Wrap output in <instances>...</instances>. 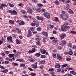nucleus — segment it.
Returning a JSON list of instances; mask_svg holds the SVG:
<instances>
[{
    "label": "nucleus",
    "instance_id": "f257e3e1",
    "mask_svg": "<svg viewBox=\"0 0 76 76\" xmlns=\"http://www.w3.org/2000/svg\"><path fill=\"white\" fill-rule=\"evenodd\" d=\"M61 28L62 31L66 32V31L67 30H66V29H67V28L69 29V28H70V27L69 26H64V25H63L61 26Z\"/></svg>",
    "mask_w": 76,
    "mask_h": 76
},
{
    "label": "nucleus",
    "instance_id": "f03ea898",
    "mask_svg": "<svg viewBox=\"0 0 76 76\" xmlns=\"http://www.w3.org/2000/svg\"><path fill=\"white\" fill-rule=\"evenodd\" d=\"M61 17L62 18V19H64V20H67V19L68 18L67 15V14H64V15H63L62 16H61Z\"/></svg>",
    "mask_w": 76,
    "mask_h": 76
},
{
    "label": "nucleus",
    "instance_id": "7ed1b4c3",
    "mask_svg": "<svg viewBox=\"0 0 76 76\" xmlns=\"http://www.w3.org/2000/svg\"><path fill=\"white\" fill-rule=\"evenodd\" d=\"M9 12L10 13L12 14V15H16L17 13V12L15 10L12 11L10 10L9 11Z\"/></svg>",
    "mask_w": 76,
    "mask_h": 76
},
{
    "label": "nucleus",
    "instance_id": "20e7f679",
    "mask_svg": "<svg viewBox=\"0 0 76 76\" xmlns=\"http://www.w3.org/2000/svg\"><path fill=\"white\" fill-rule=\"evenodd\" d=\"M7 5L4 4H1V6H0V9L1 10H3V7H6Z\"/></svg>",
    "mask_w": 76,
    "mask_h": 76
},
{
    "label": "nucleus",
    "instance_id": "39448f33",
    "mask_svg": "<svg viewBox=\"0 0 76 76\" xmlns=\"http://www.w3.org/2000/svg\"><path fill=\"white\" fill-rule=\"evenodd\" d=\"M7 39L8 41H10L11 42H12V41L13 40V39L11 36L8 37L7 38Z\"/></svg>",
    "mask_w": 76,
    "mask_h": 76
},
{
    "label": "nucleus",
    "instance_id": "423d86ee",
    "mask_svg": "<svg viewBox=\"0 0 76 76\" xmlns=\"http://www.w3.org/2000/svg\"><path fill=\"white\" fill-rule=\"evenodd\" d=\"M32 50H29L28 52V53L29 54H31V53H34L35 51V48H32Z\"/></svg>",
    "mask_w": 76,
    "mask_h": 76
},
{
    "label": "nucleus",
    "instance_id": "0eeeda50",
    "mask_svg": "<svg viewBox=\"0 0 76 76\" xmlns=\"http://www.w3.org/2000/svg\"><path fill=\"white\" fill-rule=\"evenodd\" d=\"M40 51L41 52V53H42V54H45L46 53V50H45L41 49L40 50Z\"/></svg>",
    "mask_w": 76,
    "mask_h": 76
},
{
    "label": "nucleus",
    "instance_id": "6e6552de",
    "mask_svg": "<svg viewBox=\"0 0 76 76\" xmlns=\"http://www.w3.org/2000/svg\"><path fill=\"white\" fill-rule=\"evenodd\" d=\"M37 20H42V21L44 20L43 18H41V17L39 16H37Z\"/></svg>",
    "mask_w": 76,
    "mask_h": 76
},
{
    "label": "nucleus",
    "instance_id": "1a4fd4ad",
    "mask_svg": "<svg viewBox=\"0 0 76 76\" xmlns=\"http://www.w3.org/2000/svg\"><path fill=\"white\" fill-rule=\"evenodd\" d=\"M68 12L69 14H74L73 11L71 10V9H69L68 11Z\"/></svg>",
    "mask_w": 76,
    "mask_h": 76
},
{
    "label": "nucleus",
    "instance_id": "9d476101",
    "mask_svg": "<svg viewBox=\"0 0 76 76\" xmlns=\"http://www.w3.org/2000/svg\"><path fill=\"white\" fill-rule=\"evenodd\" d=\"M32 32H31V30H29L28 32V34L27 35V37H29L31 36Z\"/></svg>",
    "mask_w": 76,
    "mask_h": 76
},
{
    "label": "nucleus",
    "instance_id": "9b49d317",
    "mask_svg": "<svg viewBox=\"0 0 76 76\" xmlns=\"http://www.w3.org/2000/svg\"><path fill=\"white\" fill-rule=\"evenodd\" d=\"M56 57L59 60H61V59H62V57L59 55H57Z\"/></svg>",
    "mask_w": 76,
    "mask_h": 76
},
{
    "label": "nucleus",
    "instance_id": "f8f14e48",
    "mask_svg": "<svg viewBox=\"0 0 76 76\" xmlns=\"http://www.w3.org/2000/svg\"><path fill=\"white\" fill-rule=\"evenodd\" d=\"M17 61H20L21 63H23V59H17L16 60Z\"/></svg>",
    "mask_w": 76,
    "mask_h": 76
},
{
    "label": "nucleus",
    "instance_id": "ddd939ff",
    "mask_svg": "<svg viewBox=\"0 0 76 76\" xmlns=\"http://www.w3.org/2000/svg\"><path fill=\"white\" fill-rule=\"evenodd\" d=\"M27 12L31 15L32 13V10L31 9L28 10Z\"/></svg>",
    "mask_w": 76,
    "mask_h": 76
},
{
    "label": "nucleus",
    "instance_id": "4468645a",
    "mask_svg": "<svg viewBox=\"0 0 76 76\" xmlns=\"http://www.w3.org/2000/svg\"><path fill=\"white\" fill-rule=\"evenodd\" d=\"M66 37V35L65 34H63L61 36V39H62L64 38V37Z\"/></svg>",
    "mask_w": 76,
    "mask_h": 76
},
{
    "label": "nucleus",
    "instance_id": "2eb2a0df",
    "mask_svg": "<svg viewBox=\"0 0 76 76\" xmlns=\"http://www.w3.org/2000/svg\"><path fill=\"white\" fill-rule=\"evenodd\" d=\"M62 44L64 45H66V42L65 40H63L62 41Z\"/></svg>",
    "mask_w": 76,
    "mask_h": 76
},
{
    "label": "nucleus",
    "instance_id": "dca6fc26",
    "mask_svg": "<svg viewBox=\"0 0 76 76\" xmlns=\"http://www.w3.org/2000/svg\"><path fill=\"white\" fill-rule=\"evenodd\" d=\"M67 46H68V47H70V48L72 47V43H69L67 45Z\"/></svg>",
    "mask_w": 76,
    "mask_h": 76
},
{
    "label": "nucleus",
    "instance_id": "f3484780",
    "mask_svg": "<svg viewBox=\"0 0 76 76\" xmlns=\"http://www.w3.org/2000/svg\"><path fill=\"white\" fill-rule=\"evenodd\" d=\"M54 3L56 4V5H58L59 4V2L58 1H54Z\"/></svg>",
    "mask_w": 76,
    "mask_h": 76
},
{
    "label": "nucleus",
    "instance_id": "a211bd4d",
    "mask_svg": "<svg viewBox=\"0 0 76 76\" xmlns=\"http://www.w3.org/2000/svg\"><path fill=\"white\" fill-rule=\"evenodd\" d=\"M14 56V54H10L9 55V56L10 58H12V57H13Z\"/></svg>",
    "mask_w": 76,
    "mask_h": 76
},
{
    "label": "nucleus",
    "instance_id": "6ab92c4d",
    "mask_svg": "<svg viewBox=\"0 0 76 76\" xmlns=\"http://www.w3.org/2000/svg\"><path fill=\"white\" fill-rule=\"evenodd\" d=\"M70 73H71L74 75H76V72L73 71H71L70 72Z\"/></svg>",
    "mask_w": 76,
    "mask_h": 76
},
{
    "label": "nucleus",
    "instance_id": "aec40b11",
    "mask_svg": "<svg viewBox=\"0 0 76 76\" xmlns=\"http://www.w3.org/2000/svg\"><path fill=\"white\" fill-rule=\"evenodd\" d=\"M6 59L7 60H8L10 61H13V60L11 58H6Z\"/></svg>",
    "mask_w": 76,
    "mask_h": 76
},
{
    "label": "nucleus",
    "instance_id": "412c9836",
    "mask_svg": "<svg viewBox=\"0 0 76 76\" xmlns=\"http://www.w3.org/2000/svg\"><path fill=\"white\" fill-rule=\"evenodd\" d=\"M37 5L39 7H42L43 6V5L41 4H37Z\"/></svg>",
    "mask_w": 76,
    "mask_h": 76
},
{
    "label": "nucleus",
    "instance_id": "4be33fe9",
    "mask_svg": "<svg viewBox=\"0 0 76 76\" xmlns=\"http://www.w3.org/2000/svg\"><path fill=\"white\" fill-rule=\"evenodd\" d=\"M35 56L36 57H39L41 56V54L39 53H37L36 54Z\"/></svg>",
    "mask_w": 76,
    "mask_h": 76
},
{
    "label": "nucleus",
    "instance_id": "5701e85b",
    "mask_svg": "<svg viewBox=\"0 0 76 76\" xmlns=\"http://www.w3.org/2000/svg\"><path fill=\"white\" fill-rule=\"evenodd\" d=\"M42 34L45 36H47V35H48V34H47V33L46 32H43L42 33Z\"/></svg>",
    "mask_w": 76,
    "mask_h": 76
},
{
    "label": "nucleus",
    "instance_id": "b1692460",
    "mask_svg": "<svg viewBox=\"0 0 76 76\" xmlns=\"http://www.w3.org/2000/svg\"><path fill=\"white\" fill-rule=\"evenodd\" d=\"M16 42L17 43V44H20V41H19V40L18 39H17L16 40Z\"/></svg>",
    "mask_w": 76,
    "mask_h": 76
},
{
    "label": "nucleus",
    "instance_id": "393cba45",
    "mask_svg": "<svg viewBox=\"0 0 76 76\" xmlns=\"http://www.w3.org/2000/svg\"><path fill=\"white\" fill-rule=\"evenodd\" d=\"M9 22L10 23H11V24H14L15 23L14 21L11 20H9Z\"/></svg>",
    "mask_w": 76,
    "mask_h": 76
},
{
    "label": "nucleus",
    "instance_id": "a878e982",
    "mask_svg": "<svg viewBox=\"0 0 76 76\" xmlns=\"http://www.w3.org/2000/svg\"><path fill=\"white\" fill-rule=\"evenodd\" d=\"M9 5L11 7H14V5L12 4H11V3H9Z\"/></svg>",
    "mask_w": 76,
    "mask_h": 76
},
{
    "label": "nucleus",
    "instance_id": "bb28decb",
    "mask_svg": "<svg viewBox=\"0 0 76 76\" xmlns=\"http://www.w3.org/2000/svg\"><path fill=\"white\" fill-rule=\"evenodd\" d=\"M16 30L17 31H18V33H20L21 32V31H20V30H19V28H16Z\"/></svg>",
    "mask_w": 76,
    "mask_h": 76
},
{
    "label": "nucleus",
    "instance_id": "cd10ccee",
    "mask_svg": "<svg viewBox=\"0 0 76 76\" xmlns=\"http://www.w3.org/2000/svg\"><path fill=\"white\" fill-rule=\"evenodd\" d=\"M34 64L36 65H32V67H37V62H36Z\"/></svg>",
    "mask_w": 76,
    "mask_h": 76
},
{
    "label": "nucleus",
    "instance_id": "c85d7f7f",
    "mask_svg": "<svg viewBox=\"0 0 76 76\" xmlns=\"http://www.w3.org/2000/svg\"><path fill=\"white\" fill-rule=\"evenodd\" d=\"M68 54L69 55H72V54H73V52L72 51H69L68 52Z\"/></svg>",
    "mask_w": 76,
    "mask_h": 76
},
{
    "label": "nucleus",
    "instance_id": "c756f323",
    "mask_svg": "<svg viewBox=\"0 0 76 76\" xmlns=\"http://www.w3.org/2000/svg\"><path fill=\"white\" fill-rule=\"evenodd\" d=\"M31 25L33 26H35L36 25V24L35 23H31Z\"/></svg>",
    "mask_w": 76,
    "mask_h": 76
},
{
    "label": "nucleus",
    "instance_id": "7c9ffc66",
    "mask_svg": "<svg viewBox=\"0 0 76 76\" xmlns=\"http://www.w3.org/2000/svg\"><path fill=\"white\" fill-rule=\"evenodd\" d=\"M60 65L56 63L55 65V67H60Z\"/></svg>",
    "mask_w": 76,
    "mask_h": 76
},
{
    "label": "nucleus",
    "instance_id": "2f4dec72",
    "mask_svg": "<svg viewBox=\"0 0 76 76\" xmlns=\"http://www.w3.org/2000/svg\"><path fill=\"white\" fill-rule=\"evenodd\" d=\"M29 61L31 62H34L35 61V60L32 58L30 59Z\"/></svg>",
    "mask_w": 76,
    "mask_h": 76
},
{
    "label": "nucleus",
    "instance_id": "473e14b6",
    "mask_svg": "<svg viewBox=\"0 0 76 76\" xmlns=\"http://www.w3.org/2000/svg\"><path fill=\"white\" fill-rule=\"evenodd\" d=\"M49 26L50 28H51L52 29H53L54 28V25H49Z\"/></svg>",
    "mask_w": 76,
    "mask_h": 76
},
{
    "label": "nucleus",
    "instance_id": "72a5a7b5",
    "mask_svg": "<svg viewBox=\"0 0 76 76\" xmlns=\"http://www.w3.org/2000/svg\"><path fill=\"white\" fill-rule=\"evenodd\" d=\"M41 58H46V56L45 55H42L41 56Z\"/></svg>",
    "mask_w": 76,
    "mask_h": 76
},
{
    "label": "nucleus",
    "instance_id": "f704fd0d",
    "mask_svg": "<svg viewBox=\"0 0 76 76\" xmlns=\"http://www.w3.org/2000/svg\"><path fill=\"white\" fill-rule=\"evenodd\" d=\"M48 13H47V12H45L44 14V15L45 17H46L48 15Z\"/></svg>",
    "mask_w": 76,
    "mask_h": 76
},
{
    "label": "nucleus",
    "instance_id": "c9c22d12",
    "mask_svg": "<svg viewBox=\"0 0 76 76\" xmlns=\"http://www.w3.org/2000/svg\"><path fill=\"white\" fill-rule=\"evenodd\" d=\"M70 33L73 34H76V32L74 31H72L70 32Z\"/></svg>",
    "mask_w": 76,
    "mask_h": 76
},
{
    "label": "nucleus",
    "instance_id": "e433bc0d",
    "mask_svg": "<svg viewBox=\"0 0 76 76\" xmlns=\"http://www.w3.org/2000/svg\"><path fill=\"white\" fill-rule=\"evenodd\" d=\"M46 18H47V19H49V18H50V14H48V15L46 16Z\"/></svg>",
    "mask_w": 76,
    "mask_h": 76
},
{
    "label": "nucleus",
    "instance_id": "4c0bfd02",
    "mask_svg": "<svg viewBox=\"0 0 76 76\" xmlns=\"http://www.w3.org/2000/svg\"><path fill=\"white\" fill-rule=\"evenodd\" d=\"M45 63V61H41V64H44Z\"/></svg>",
    "mask_w": 76,
    "mask_h": 76
},
{
    "label": "nucleus",
    "instance_id": "58836bf2",
    "mask_svg": "<svg viewBox=\"0 0 76 76\" xmlns=\"http://www.w3.org/2000/svg\"><path fill=\"white\" fill-rule=\"evenodd\" d=\"M5 63L6 64H8L9 63V61H5Z\"/></svg>",
    "mask_w": 76,
    "mask_h": 76
},
{
    "label": "nucleus",
    "instance_id": "ea45409f",
    "mask_svg": "<svg viewBox=\"0 0 76 76\" xmlns=\"http://www.w3.org/2000/svg\"><path fill=\"white\" fill-rule=\"evenodd\" d=\"M35 39L37 40V41H41V39L39 38H36Z\"/></svg>",
    "mask_w": 76,
    "mask_h": 76
},
{
    "label": "nucleus",
    "instance_id": "a19ab883",
    "mask_svg": "<svg viewBox=\"0 0 76 76\" xmlns=\"http://www.w3.org/2000/svg\"><path fill=\"white\" fill-rule=\"evenodd\" d=\"M37 30L38 31H41V28L39 27L37 28Z\"/></svg>",
    "mask_w": 76,
    "mask_h": 76
},
{
    "label": "nucleus",
    "instance_id": "79ce46f5",
    "mask_svg": "<svg viewBox=\"0 0 76 76\" xmlns=\"http://www.w3.org/2000/svg\"><path fill=\"white\" fill-rule=\"evenodd\" d=\"M41 10H42L41 9H40V8H37L36 10L37 11V12H40V11H41Z\"/></svg>",
    "mask_w": 76,
    "mask_h": 76
},
{
    "label": "nucleus",
    "instance_id": "37998d69",
    "mask_svg": "<svg viewBox=\"0 0 76 76\" xmlns=\"http://www.w3.org/2000/svg\"><path fill=\"white\" fill-rule=\"evenodd\" d=\"M53 42H55V43H57V40L56 39H54L53 41Z\"/></svg>",
    "mask_w": 76,
    "mask_h": 76
},
{
    "label": "nucleus",
    "instance_id": "c03bdc74",
    "mask_svg": "<svg viewBox=\"0 0 76 76\" xmlns=\"http://www.w3.org/2000/svg\"><path fill=\"white\" fill-rule=\"evenodd\" d=\"M65 2L66 3H69L70 2V0H66Z\"/></svg>",
    "mask_w": 76,
    "mask_h": 76
},
{
    "label": "nucleus",
    "instance_id": "a18cd8bd",
    "mask_svg": "<svg viewBox=\"0 0 76 76\" xmlns=\"http://www.w3.org/2000/svg\"><path fill=\"white\" fill-rule=\"evenodd\" d=\"M64 25H65V26H67L69 25V23H66L65 22L64 24Z\"/></svg>",
    "mask_w": 76,
    "mask_h": 76
},
{
    "label": "nucleus",
    "instance_id": "49530a36",
    "mask_svg": "<svg viewBox=\"0 0 76 76\" xmlns=\"http://www.w3.org/2000/svg\"><path fill=\"white\" fill-rule=\"evenodd\" d=\"M66 60L68 61H70V60H71V58H66Z\"/></svg>",
    "mask_w": 76,
    "mask_h": 76
},
{
    "label": "nucleus",
    "instance_id": "de8ad7c7",
    "mask_svg": "<svg viewBox=\"0 0 76 76\" xmlns=\"http://www.w3.org/2000/svg\"><path fill=\"white\" fill-rule=\"evenodd\" d=\"M3 72H4V73H6V72H8V70L6 69H4V71H2Z\"/></svg>",
    "mask_w": 76,
    "mask_h": 76
},
{
    "label": "nucleus",
    "instance_id": "09e8293b",
    "mask_svg": "<svg viewBox=\"0 0 76 76\" xmlns=\"http://www.w3.org/2000/svg\"><path fill=\"white\" fill-rule=\"evenodd\" d=\"M20 66L22 67H24V66H25V65L24 64H20Z\"/></svg>",
    "mask_w": 76,
    "mask_h": 76
},
{
    "label": "nucleus",
    "instance_id": "8fccbe9b",
    "mask_svg": "<svg viewBox=\"0 0 76 76\" xmlns=\"http://www.w3.org/2000/svg\"><path fill=\"white\" fill-rule=\"evenodd\" d=\"M4 52L6 53V54H9L10 52L9 51H5Z\"/></svg>",
    "mask_w": 76,
    "mask_h": 76
},
{
    "label": "nucleus",
    "instance_id": "3c124183",
    "mask_svg": "<svg viewBox=\"0 0 76 76\" xmlns=\"http://www.w3.org/2000/svg\"><path fill=\"white\" fill-rule=\"evenodd\" d=\"M55 21H58V18L57 17L55 18Z\"/></svg>",
    "mask_w": 76,
    "mask_h": 76
},
{
    "label": "nucleus",
    "instance_id": "603ef678",
    "mask_svg": "<svg viewBox=\"0 0 76 76\" xmlns=\"http://www.w3.org/2000/svg\"><path fill=\"white\" fill-rule=\"evenodd\" d=\"M67 66H68V65L67 64H64L62 65V67H66Z\"/></svg>",
    "mask_w": 76,
    "mask_h": 76
},
{
    "label": "nucleus",
    "instance_id": "864d4df0",
    "mask_svg": "<svg viewBox=\"0 0 76 76\" xmlns=\"http://www.w3.org/2000/svg\"><path fill=\"white\" fill-rule=\"evenodd\" d=\"M72 48L73 50H75V49H76V46L75 45H74L72 47Z\"/></svg>",
    "mask_w": 76,
    "mask_h": 76
},
{
    "label": "nucleus",
    "instance_id": "5fc2aeb1",
    "mask_svg": "<svg viewBox=\"0 0 76 76\" xmlns=\"http://www.w3.org/2000/svg\"><path fill=\"white\" fill-rule=\"evenodd\" d=\"M36 44L37 45H40V44H41V42H40L39 41L37 42H36Z\"/></svg>",
    "mask_w": 76,
    "mask_h": 76
},
{
    "label": "nucleus",
    "instance_id": "6e6d98bb",
    "mask_svg": "<svg viewBox=\"0 0 76 76\" xmlns=\"http://www.w3.org/2000/svg\"><path fill=\"white\" fill-rule=\"evenodd\" d=\"M32 1L34 3H37V2H38L37 0H32Z\"/></svg>",
    "mask_w": 76,
    "mask_h": 76
},
{
    "label": "nucleus",
    "instance_id": "4d7b16f0",
    "mask_svg": "<svg viewBox=\"0 0 76 76\" xmlns=\"http://www.w3.org/2000/svg\"><path fill=\"white\" fill-rule=\"evenodd\" d=\"M34 28H30V30H31V31H32V32H33V31H34Z\"/></svg>",
    "mask_w": 76,
    "mask_h": 76
},
{
    "label": "nucleus",
    "instance_id": "13d9d810",
    "mask_svg": "<svg viewBox=\"0 0 76 76\" xmlns=\"http://www.w3.org/2000/svg\"><path fill=\"white\" fill-rule=\"evenodd\" d=\"M53 70H54V69L53 68L50 69H49V71H53Z\"/></svg>",
    "mask_w": 76,
    "mask_h": 76
},
{
    "label": "nucleus",
    "instance_id": "bf43d9fd",
    "mask_svg": "<svg viewBox=\"0 0 76 76\" xmlns=\"http://www.w3.org/2000/svg\"><path fill=\"white\" fill-rule=\"evenodd\" d=\"M21 12H22L23 14H24L25 13V11L24 10H21Z\"/></svg>",
    "mask_w": 76,
    "mask_h": 76
},
{
    "label": "nucleus",
    "instance_id": "052dcab7",
    "mask_svg": "<svg viewBox=\"0 0 76 76\" xmlns=\"http://www.w3.org/2000/svg\"><path fill=\"white\" fill-rule=\"evenodd\" d=\"M31 76H35V75H36V74L35 73H31Z\"/></svg>",
    "mask_w": 76,
    "mask_h": 76
},
{
    "label": "nucleus",
    "instance_id": "680f3d73",
    "mask_svg": "<svg viewBox=\"0 0 76 76\" xmlns=\"http://www.w3.org/2000/svg\"><path fill=\"white\" fill-rule=\"evenodd\" d=\"M53 58H56V54H53Z\"/></svg>",
    "mask_w": 76,
    "mask_h": 76
},
{
    "label": "nucleus",
    "instance_id": "e2e57ef3",
    "mask_svg": "<svg viewBox=\"0 0 76 76\" xmlns=\"http://www.w3.org/2000/svg\"><path fill=\"white\" fill-rule=\"evenodd\" d=\"M12 36L13 37H14V38H16V35H15V34H12Z\"/></svg>",
    "mask_w": 76,
    "mask_h": 76
},
{
    "label": "nucleus",
    "instance_id": "0e129e2a",
    "mask_svg": "<svg viewBox=\"0 0 76 76\" xmlns=\"http://www.w3.org/2000/svg\"><path fill=\"white\" fill-rule=\"evenodd\" d=\"M61 71V69L59 68L58 69L57 72H60Z\"/></svg>",
    "mask_w": 76,
    "mask_h": 76
},
{
    "label": "nucleus",
    "instance_id": "69168bd1",
    "mask_svg": "<svg viewBox=\"0 0 76 76\" xmlns=\"http://www.w3.org/2000/svg\"><path fill=\"white\" fill-rule=\"evenodd\" d=\"M65 9H66V10H69V7H65Z\"/></svg>",
    "mask_w": 76,
    "mask_h": 76
},
{
    "label": "nucleus",
    "instance_id": "338daca9",
    "mask_svg": "<svg viewBox=\"0 0 76 76\" xmlns=\"http://www.w3.org/2000/svg\"><path fill=\"white\" fill-rule=\"evenodd\" d=\"M58 50H60V49H61V47L58 46Z\"/></svg>",
    "mask_w": 76,
    "mask_h": 76
},
{
    "label": "nucleus",
    "instance_id": "774afa93",
    "mask_svg": "<svg viewBox=\"0 0 76 76\" xmlns=\"http://www.w3.org/2000/svg\"><path fill=\"white\" fill-rule=\"evenodd\" d=\"M74 55L75 56H76V51H75L74 52Z\"/></svg>",
    "mask_w": 76,
    "mask_h": 76
}]
</instances>
